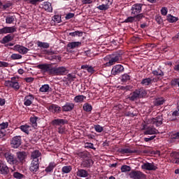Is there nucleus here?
I'll return each instance as SVG.
<instances>
[{
  "label": "nucleus",
  "instance_id": "09e8293b",
  "mask_svg": "<svg viewBox=\"0 0 179 179\" xmlns=\"http://www.w3.org/2000/svg\"><path fill=\"white\" fill-rule=\"evenodd\" d=\"M134 22H135V17H134V16L128 17L123 22V23H134Z\"/></svg>",
  "mask_w": 179,
  "mask_h": 179
},
{
  "label": "nucleus",
  "instance_id": "c03bdc74",
  "mask_svg": "<svg viewBox=\"0 0 179 179\" xmlns=\"http://www.w3.org/2000/svg\"><path fill=\"white\" fill-rule=\"evenodd\" d=\"M133 16H134L135 22H141V19H143V17H145V15L141 13Z\"/></svg>",
  "mask_w": 179,
  "mask_h": 179
},
{
  "label": "nucleus",
  "instance_id": "aec40b11",
  "mask_svg": "<svg viewBox=\"0 0 179 179\" xmlns=\"http://www.w3.org/2000/svg\"><path fill=\"white\" fill-rule=\"evenodd\" d=\"M127 148H119L118 152L122 155H125L128 153H136V150H134V149L128 145H125Z\"/></svg>",
  "mask_w": 179,
  "mask_h": 179
},
{
  "label": "nucleus",
  "instance_id": "603ef678",
  "mask_svg": "<svg viewBox=\"0 0 179 179\" xmlns=\"http://www.w3.org/2000/svg\"><path fill=\"white\" fill-rule=\"evenodd\" d=\"M11 59L16 60V59H22V55L14 53L10 56Z\"/></svg>",
  "mask_w": 179,
  "mask_h": 179
},
{
  "label": "nucleus",
  "instance_id": "473e14b6",
  "mask_svg": "<svg viewBox=\"0 0 179 179\" xmlns=\"http://www.w3.org/2000/svg\"><path fill=\"white\" fill-rule=\"evenodd\" d=\"M86 100V96L84 95H77L74 97L75 103H83Z\"/></svg>",
  "mask_w": 179,
  "mask_h": 179
},
{
  "label": "nucleus",
  "instance_id": "72a5a7b5",
  "mask_svg": "<svg viewBox=\"0 0 179 179\" xmlns=\"http://www.w3.org/2000/svg\"><path fill=\"white\" fill-rule=\"evenodd\" d=\"M68 36H70L71 37H82V36H83V31H76L73 32H69Z\"/></svg>",
  "mask_w": 179,
  "mask_h": 179
},
{
  "label": "nucleus",
  "instance_id": "bf43d9fd",
  "mask_svg": "<svg viewBox=\"0 0 179 179\" xmlns=\"http://www.w3.org/2000/svg\"><path fill=\"white\" fill-rule=\"evenodd\" d=\"M75 16L74 13H69L66 15L65 19L66 20H69V19H72Z\"/></svg>",
  "mask_w": 179,
  "mask_h": 179
},
{
  "label": "nucleus",
  "instance_id": "69168bd1",
  "mask_svg": "<svg viewBox=\"0 0 179 179\" xmlns=\"http://www.w3.org/2000/svg\"><path fill=\"white\" fill-rule=\"evenodd\" d=\"M156 138V136H151L147 138H144L145 142H150V141H153Z\"/></svg>",
  "mask_w": 179,
  "mask_h": 179
},
{
  "label": "nucleus",
  "instance_id": "dca6fc26",
  "mask_svg": "<svg viewBox=\"0 0 179 179\" xmlns=\"http://www.w3.org/2000/svg\"><path fill=\"white\" fill-rule=\"evenodd\" d=\"M40 169V161H33L31 163V166L29 167V170L34 174H36L38 169Z\"/></svg>",
  "mask_w": 179,
  "mask_h": 179
},
{
  "label": "nucleus",
  "instance_id": "8fccbe9b",
  "mask_svg": "<svg viewBox=\"0 0 179 179\" xmlns=\"http://www.w3.org/2000/svg\"><path fill=\"white\" fill-rule=\"evenodd\" d=\"M120 170H121L122 173H127V172L131 171V166H129L128 165H123V166H122Z\"/></svg>",
  "mask_w": 179,
  "mask_h": 179
},
{
  "label": "nucleus",
  "instance_id": "37998d69",
  "mask_svg": "<svg viewBox=\"0 0 179 179\" xmlns=\"http://www.w3.org/2000/svg\"><path fill=\"white\" fill-rule=\"evenodd\" d=\"M62 171L64 174H68L70 171H72V166H64L62 167Z\"/></svg>",
  "mask_w": 179,
  "mask_h": 179
},
{
  "label": "nucleus",
  "instance_id": "de8ad7c7",
  "mask_svg": "<svg viewBox=\"0 0 179 179\" xmlns=\"http://www.w3.org/2000/svg\"><path fill=\"white\" fill-rule=\"evenodd\" d=\"M128 80H131V76L129 75L124 73L121 76V81L122 82H128Z\"/></svg>",
  "mask_w": 179,
  "mask_h": 179
},
{
  "label": "nucleus",
  "instance_id": "4d7b16f0",
  "mask_svg": "<svg viewBox=\"0 0 179 179\" xmlns=\"http://www.w3.org/2000/svg\"><path fill=\"white\" fill-rule=\"evenodd\" d=\"M9 127V123L8 122H3L0 124V129H6Z\"/></svg>",
  "mask_w": 179,
  "mask_h": 179
},
{
  "label": "nucleus",
  "instance_id": "0e129e2a",
  "mask_svg": "<svg viewBox=\"0 0 179 179\" xmlns=\"http://www.w3.org/2000/svg\"><path fill=\"white\" fill-rule=\"evenodd\" d=\"M155 20L157 23H158V24H162V23H163V19L162 18L161 16H157L155 17Z\"/></svg>",
  "mask_w": 179,
  "mask_h": 179
},
{
  "label": "nucleus",
  "instance_id": "4468645a",
  "mask_svg": "<svg viewBox=\"0 0 179 179\" xmlns=\"http://www.w3.org/2000/svg\"><path fill=\"white\" fill-rule=\"evenodd\" d=\"M93 164H94V162H93V159L90 157L81 162V166L83 169H90Z\"/></svg>",
  "mask_w": 179,
  "mask_h": 179
},
{
  "label": "nucleus",
  "instance_id": "338daca9",
  "mask_svg": "<svg viewBox=\"0 0 179 179\" xmlns=\"http://www.w3.org/2000/svg\"><path fill=\"white\" fill-rule=\"evenodd\" d=\"M53 20H54V22H57V23H60L61 17H59V15H55L53 17Z\"/></svg>",
  "mask_w": 179,
  "mask_h": 179
},
{
  "label": "nucleus",
  "instance_id": "a18cd8bd",
  "mask_svg": "<svg viewBox=\"0 0 179 179\" xmlns=\"http://www.w3.org/2000/svg\"><path fill=\"white\" fill-rule=\"evenodd\" d=\"M167 20L169 23H176V22H178V17L169 15H168Z\"/></svg>",
  "mask_w": 179,
  "mask_h": 179
},
{
  "label": "nucleus",
  "instance_id": "f704fd0d",
  "mask_svg": "<svg viewBox=\"0 0 179 179\" xmlns=\"http://www.w3.org/2000/svg\"><path fill=\"white\" fill-rule=\"evenodd\" d=\"M83 108L84 111H86V113H92V110H93V107L89 103H85L83 105Z\"/></svg>",
  "mask_w": 179,
  "mask_h": 179
},
{
  "label": "nucleus",
  "instance_id": "864d4df0",
  "mask_svg": "<svg viewBox=\"0 0 179 179\" xmlns=\"http://www.w3.org/2000/svg\"><path fill=\"white\" fill-rule=\"evenodd\" d=\"M13 177H14V178H17V179H22V178H24V175H23L19 172H14Z\"/></svg>",
  "mask_w": 179,
  "mask_h": 179
},
{
  "label": "nucleus",
  "instance_id": "3c124183",
  "mask_svg": "<svg viewBox=\"0 0 179 179\" xmlns=\"http://www.w3.org/2000/svg\"><path fill=\"white\" fill-rule=\"evenodd\" d=\"M94 129H95L96 132L100 134L102 131H103L104 129H103V127H101L100 124H95L94 125Z\"/></svg>",
  "mask_w": 179,
  "mask_h": 179
},
{
  "label": "nucleus",
  "instance_id": "5701e85b",
  "mask_svg": "<svg viewBox=\"0 0 179 179\" xmlns=\"http://www.w3.org/2000/svg\"><path fill=\"white\" fill-rule=\"evenodd\" d=\"M75 108V104L66 102L64 106H62V110L64 113H68L69 111H72Z\"/></svg>",
  "mask_w": 179,
  "mask_h": 179
},
{
  "label": "nucleus",
  "instance_id": "1a4fd4ad",
  "mask_svg": "<svg viewBox=\"0 0 179 179\" xmlns=\"http://www.w3.org/2000/svg\"><path fill=\"white\" fill-rule=\"evenodd\" d=\"M130 178L133 179H143L146 178V175L141 171H132L129 174Z\"/></svg>",
  "mask_w": 179,
  "mask_h": 179
},
{
  "label": "nucleus",
  "instance_id": "9d476101",
  "mask_svg": "<svg viewBox=\"0 0 179 179\" xmlns=\"http://www.w3.org/2000/svg\"><path fill=\"white\" fill-rule=\"evenodd\" d=\"M142 6H143L142 3H137L134 4L131 8V16L141 13L142 12Z\"/></svg>",
  "mask_w": 179,
  "mask_h": 179
},
{
  "label": "nucleus",
  "instance_id": "ea45409f",
  "mask_svg": "<svg viewBox=\"0 0 179 179\" xmlns=\"http://www.w3.org/2000/svg\"><path fill=\"white\" fill-rule=\"evenodd\" d=\"M50 89H51L50 88V85H48V84H45L41 86L39 91L41 92L42 93H47L50 92Z\"/></svg>",
  "mask_w": 179,
  "mask_h": 179
},
{
  "label": "nucleus",
  "instance_id": "5fc2aeb1",
  "mask_svg": "<svg viewBox=\"0 0 179 179\" xmlns=\"http://www.w3.org/2000/svg\"><path fill=\"white\" fill-rule=\"evenodd\" d=\"M85 149H93L94 150H96V148H94V144L92 143H86L85 144Z\"/></svg>",
  "mask_w": 179,
  "mask_h": 179
},
{
  "label": "nucleus",
  "instance_id": "c756f323",
  "mask_svg": "<svg viewBox=\"0 0 179 179\" xmlns=\"http://www.w3.org/2000/svg\"><path fill=\"white\" fill-rule=\"evenodd\" d=\"M55 167H57V164H55V162H50L48 164V166L45 168V171L46 173H52Z\"/></svg>",
  "mask_w": 179,
  "mask_h": 179
},
{
  "label": "nucleus",
  "instance_id": "a878e982",
  "mask_svg": "<svg viewBox=\"0 0 179 179\" xmlns=\"http://www.w3.org/2000/svg\"><path fill=\"white\" fill-rule=\"evenodd\" d=\"M65 124H68V120L64 119H55L52 121V125H65Z\"/></svg>",
  "mask_w": 179,
  "mask_h": 179
},
{
  "label": "nucleus",
  "instance_id": "a19ab883",
  "mask_svg": "<svg viewBox=\"0 0 179 179\" xmlns=\"http://www.w3.org/2000/svg\"><path fill=\"white\" fill-rule=\"evenodd\" d=\"M164 101H166V100H164V98H157L155 101L154 104L155 106H162V104H164Z\"/></svg>",
  "mask_w": 179,
  "mask_h": 179
},
{
  "label": "nucleus",
  "instance_id": "a211bd4d",
  "mask_svg": "<svg viewBox=\"0 0 179 179\" xmlns=\"http://www.w3.org/2000/svg\"><path fill=\"white\" fill-rule=\"evenodd\" d=\"M15 32H16V27L15 26L4 27L0 29V34H8L9 33H15Z\"/></svg>",
  "mask_w": 179,
  "mask_h": 179
},
{
  "label": "nucleus",
  "instance_id": "49530a36",
  "mask_svg": "<svg viewBox=\"0 0 179 179\" xmlns=\"http://www.w3.org/2000/svg\"><path fill=\"white\" fill-rule=\"evenodd\" d=\"M152 75H155V76H164V73L158 69L152 71Z\"/></svg>",
  "mask_w": 179,
  "mask_h": 179
},
{
  "label": "nucleus",
  "instance_id": "c9c22d12",
  "mask_svg": "<svg viewBox=\"0 0 179 179\" xmlns=\"http://www.w3.org/2000/svg\"><path fill=\"white\" fill-rule=\"evenodd\" d=\"M37 46L39 47V48H50V43L38 41Z\"/></svg>",
  "mask_w": 179,
  "mask_h": 179
},
{
  "label": "nucleus",
  "instance_id": "6ab92c4d",
  "mask_svg": "<svg viewBox=\"0 0 179 179\" xmlns=\"http://www.w3.org/2000/svg\"><path fill=\"white\" fill-rule=\"evenodd\" d=\"M14 50L22 55H24L29 52V49L27 48L20 45H15L14 46Z\"/></svg>",
  "mask_w": 179,
  "mask_h": 179
},
{
  "label": "nucleus",
  "instance_id": "423d86ee",
  "mask_svg": "<svg viewBox=\"0 0 179 179\" xmlns=\"http://www.w3.org/2000/svg\"><path fill=\"white\" fill-rule=\"evenodd\" d=\"M68 69L64 66L53 67V76H64L68 74Z\"/></svg>",
  "mask_w": 179,
  "mask_h": 179
},
{
  "label": "nucleus",
  "instance_id": "052dcab7",
  "mask_svg": "<svg viewBox=\"0 0 179 179\" xmlns=\"http://www.w3.org/2000/svg\"><path fill=\"white\" fill-rule=\"evenodd\" d=\"M10 6H12V2L8 1L4 5H3V9L6 10L9 8Z\"/></svg>",
  "mask_w": 179,
  "mask_h": 179
},
{
  "label": "nucleus",
  "instance_id": "2eb2a0df",
  "mask_svg": "<svg viewBox=\"0 0 179 179\" xmlns=\"http://www.w3.org/2000/svg\"><path fill=\"white\" fill-rule=\"evenodd\" d=\"M48 111L52 113L53 114H59L62 111V108L57 104H51L48 107Z\"/></svg>",
  "mask_w": 179,
  "mask_h": 179
},
{
  "label": "nucleus",
  "instance_id": "f257e3e1",
  "mask_svg": "<svg viewBox=\"0 0 179 179\" xmlns=\"http://www.w3.org/2000/svg\"><path fill=\"white\" fill-rule=\"evenodd\" d=\"M0 156L5 157L9 164H16V163H17V159L15 157V155L12 154L10 151L0 150Z\"/></svg>",
  "mask_w": 179,
  "mask_h": 179
},
{
  "label": "nucleus",
  "instance_id": "393cba45",
  "mask_svg": "<svg viewBox=\"0 0 179 179\" xmlns=\"http://www.w3.org/2000/svg\"><path fill=\"white\" fill-rule=\"evenodd\" d=\"M106 1H107L106 4L99 5L97 7V9H99V10H107V9H108V8H110V6L113 5V0H106Z\"/></svg>",
  "mask_w": 179,
  "mask_h": 179
},
{
  "label": "nucleus",
  "instance_id": "2f4dec72",
  "mask_svg": "<svg viewBox=\"0 0 179 179\" xmlns=\"http://www.w3.org/2000/svg\"><path fill=\"white\" fill-rule=\"evenodd\" d=\"M77 156L81 159L82 161L88 159L89 157V152H87V151H83V152H80L77 154Z\"/></svg>",
  "mask_w": 179,
  "mask_h": 179
},
{
  "label": "nucleus",
  "instance_id": "cd10ccee",
  "mask_svg": "<svg viewBox=\"0 0 179 179\" xmlns=\"http://www.w3.org/2000/svg\"><path fill=\"white\" fill-rule=\"evenodd\" d=\"M40 156H41V152H40L39 150H36L31 152V159L33 161H39L38 157H40Z\"/></svg>",
  "mask_w": 179,
  "mask_h": 179
},
{
  "label": "nucleus",
  "instance_id": "13d9d810",
  "mask_svg": "<svg viewBox=\"0 0 179 179\" xmlns=\"http://www.w3.org/2000/svg\"><path fill=\"white\" fill-rule=\"evenodd\" d=\"M8 66H9V63L0 61V68H8Z\"/></svg>",
  "mask_w": 179,
  "mask_h": 179
},
{
  "label": "nucleus",
  "instance_id": "7ed1b4c3",
  "mask_svg": "<svg viewBox=\"0 0 179 179\" xmlns=\"http://www.w3.org/2000/svg\"><path fill=\"white\" fill-rule=\"evenodd\" d=\"M148 94L146 90L143 88H139L136 90L129 97V100L131 101H135V100H138V99H143Z\"/></svg>",
  "mask_w": 179,
  "mask_h": 179
},
{
  "label": "nucleus",
  "instance_id": "f3484780",
  "mask_svg": "<svg viewBox=\"0 0 179 179\" xmlns=\"http://www.w3.org/2000/svg\"><path fill=\"white\" fill-rule=\"evenodd\" d=\"M33 101H34V95L29 94L24 96V106L29 107L33 104Z\"/></svg>",
  "mask_w": 179,
  "mask_h": 179
},
{
  "label": "nucleus",
  "instance_id": "79ce46f5",
  "mask_svg": "<svg viewBox=\"0 0 179 179\" xmlns=\"http://www.w3.org/2000/svg\"><path fill=\"white\" fill-rule=\"evenodd\" d=\"M30 128V126H29V124H24V125H21L20 127V129H21V131L22 132H24L25 134H27V135H29V129Z\"/></svg>",
  "mask_w": 179,
  "mask_h": 179
},
{
  "label": "nucleus",
  "instance_id": "4be33fe9",
  "mask_svg": "<svg viewBox=\"0 0 179 179\" xmlns=\"http://www.w3.org/2000/svg\"><path fill=\"white\" fill-rule=\"evenodd\" d=\"M76 176L80 178H86L89 176V172L86 169H78L76 171Z\"/></svg>",
  "mask_w": 179,
  "mask_h": 179
},
{
  "label": "nucleus",
  "instance_id": "f03ea898",
  "mask_svg": "<svg viewBox=\"0 0 179 179\" xmlns=\"http://www.w3.org/2000/svg\"><path fill=\"white\" fill-rule=\"evenodd\" d=\"M122 61V53L120 52H115L110 55V59L108 62L105 64L106 66H113L116 62Z\"/></svg>",
  "mask_w": 179,
  "mask_h": 179
},
{
  "label": "nucleus",
  "instance_id": "7c9ffc66",
  "mask_svg": "<svg viewBox=\"0 0 179 179\" xmlns=\"http://www.w3.org/2000/svg\"><path fill=\"white\" fill-rule=\"evenodd\" d=\"M152 83H153V79L150 78H143L141 81V85L143 86H150V85H152Z\"/></svg>",
  "mask_w": 179,
  "mask_h": 179
},
{
  "label": "nucleus",
  "instance_id": "bb28decb",
  "mask_svg": "<svg viewBox=\"0 0 179 179\" xmlns=\"http://www.w3.org/2000/svg\"><path fill=\"white\" fill-rule=\"evenodd\" d=\"M9 173V168L6 166V164L0 163V174H3L6 176Z\"/></svg>",
  "mask_w": 179,
  "mask_h": 179
},
{
  "label": "nucleus",
  "instance_id": "39448f33",
  "mask_svg": "<svg viewBox=\"0 0 179 179\" xmlns=\"http://www.w3.org/2000/svg\"><path fill=\"white\" fill-rule=\"evenodd\" d=\"M4 86L6 87H10L17 92L20 89V85H19V80L16 77H12L10 80H6L4 82Z\"/></svg>",
  "mask_w": 179,
  "mask_h": 179
},
{
  "label": "nucleus",
  "instance_id": "6e6d98bb",
  "mask_svg": "<svg viewBox=\"0 0 179 179\" xmlns=\"http://www.w3.org/2000/svg\"><path fill=\"white\" fill-rule=\"evenodd\" d=\"M171 157H172V162L173 160H176L179 158V152H173L171 153Z\"/></svg>",
  "mask_w": 179,
  "mask_h": 179
},
{
  "label": "nucleus",
  "instance_id": "680f3d73",
  "mask_svg": "<svg viewBox=\"0 0 179 179\" xmlns=\"http://www.w3.org/2000/svg\"><path fill=\"white\" fill-rule=\"evenodd\" d=\"M167 12H169V10H167V8H166V7L162 8L161 13L163 16H166V15H167Z\"/></svg>",
  "mask_w": 179,
  "mask_h": 179
},
{
  "label": "nucleus",
  "instance_id": "c85d7f7f",
  "mask_svg": "<svg viewBox=\"0 0 179 179\" xmlns=\"http://www.w3.org/2000/svg\"><path fill=\"white\" fill-rule=\"evenodd\" d=\"M82 45V42H70L67 44L68 48L71 50H73L74 48H78V47H80Z\"/></svg>",
  "mask_w": 179,
  "mask_h": 179
},
{
  "label": "nucleus",
  "instance_id": "20e7f679",
  "mask_svg": "<svg viewBox=\"0 0 179 179\" xmlns=\"http://www.w3.org/2000/svg\"><path fill=\"white\" fill-rule=\"evenodd\" d=\"M37 68L38 69H41V73H43V75H45L47 73L48 75H51L53 76L54 74V66L50 64H42L37 66Z\"/></svg>",
  "mask_w": 179,
  "mask_h": 179
},
{
  "label": "nucleus",
  "instance_id": "774afa93",
  "mask_svg": "<svg viewBox=\"0 0 179 179\" xmlns=\"http://www.w3.org/2000/svg\"><path fill=\"white\" fill-rule=\"evenodd\" d=\"M171 138L172 139H179V131L171 135Z\"/></svg>",
  "mask_w": 179,
  "mask_h": 179
},
{
  "label": "nucleus",
  "instance_id": "e2e57ef3",
  "mask_svg": "<svg viewBox=\"0 0 179 179\" xmlns=\"http://www.w3.org/2000/svg\"><path fill=\"white\" fill-rule=\"evenodd\" d=\"M87 71V72H89V73H94V72H96V70H94V67L92 66H88Z\"/></svg>",
  "mask_w": 179,
  "mask_h": 179
},
{
  "label": "nucleus",
  "instance_id": "b1692460",
  "mask_svg": "<svg viewBox=\"0 0 179 179\" xmlns=\"http://www.w3.org/2000/svg\"><path fill=\"white\" fill-rule=\"evenodd\" d=\"M13 38H15V35L8 34L2 38V40L1 41V43L6 45L8 44V43H10V41H12Z\"/></svg>",
  "mask_w": 179,
  "mask_h": 179
},
{
  "label": "nucleus",
  "instance_id": "412c9836",
  "mask_svg": "<svg viewBox=\"0 0 179 179\" xmlns=\"http://www.w3.org/2000/svg\"><path fill=\"white\" fill-rule=\"evenodd\" d=\"M17 159L20 162V163H24L27 157V153L24 151L17 152H16Z\"/></svg>",
  "mask_w": 179,
  "mask_h": 179
},
{
  "label": "nucleus",
  "instance_id": "0eeeda50",
  "mask_svg": "<svg viewBox=\"0 0 179 179\" xmlns=\"http://www.w3.org/2000/svg\"><path fill=\"white\" fill-rule=\"evenodd\" d=\"M142 130L144 131V135H157V134H159L158 129L148 127V125H144Z\"/></svg>",
  "mask_w": 179,
  "mask_h": 179
},
{
  "label": "nucleus",
  "instance_id": "4c0bfd02",
  "mask_svg": "<svg viewBox=\"0 0 179 179\" xmlns=\"http://www.w3.org/2000/svg\"><path fill=\"white\" fill-rule=\"evenodd\" d=\"M37 120H38V117L37 116H34L30 117L29 121L33 128H37Z\"/></svg>",
  "mask_w": 179,
  "mask_h": 179
},
{
  "label": "nucleus",
  "instance_id": "58836bf2",
  "mask_svg": "<svg viewBox=\"0 0 179 179\" xmlns=\"http://www.w3.org/2000/svg\"><path fill=\"white\" fill-rule=\"evenodd\" d=\"M43 8L47 12H52V6H51V3L48 1L44 3Z\"/></svg>",
  "mask_w": 179,
  "mask_h": 179
},
{
  "label": "nucleus",
  "instance_id": "f8f14e48",
  "mask_svg": "<svg viewBox=\"0 0 179 179\" xmlns=\"http://www.w3.org/2000/svg\"><path fill=\"white\" fill-rule=\"evenodd\" d=\"M124 66L121 64H116L115 65L111 71V74L113 75L114 76H116V75H120L124 72Z\"/></svg>",
  "mask_w": 179,
  "mask_h": 179
},
{
  "label": "nucleus",
  "instance_id": "6e6552de",
  "mask_svg": "<svg viewBox=\"0 0 179 179\" xmlns=\"http://www.w3.org/2000/svg\"><path fill=\"white\" fill-rule=\"evenodd\" d=\"M22 145V136H15L10 141L11 148L14 149H17Z\"/></svg>",
  "mask_w": 179,
  "mask_h": 179
},
{
  "label": "nucleus",
  "instance_id": "e433bc0d",
  "mask_svg": "<svg viewBox=\"0 0 179 179\" xmlns=\"http://www.w3.org/2000/svg\"><path fill=\"white\" fill-rule=\"evenodd\" d=\"M15 19H16V16L15 15H8L6 17V23L7 24H12L13 22H15Z\"/></svg>",
  "mask_w": 179,
  "mask_h": 179
},
{
  "label": "nucleus",
  "instance_id": "ddd939ff",
  "mask_svg": "<svg viewBox=\"0 0 179 179\" xmlns=\"http://www.w3.org/2000/svg\"><path fill=\"white\" fill-rule=\"evenodd\" d=\"M150 124L152 125H155V127H160V125L163 124V116L158 115L155 117H152L150 120Z\"/></svg>",
  "mask_w": 179,
  "mask_h": 179
},
{
  "label": "nucleus",
  "instance_id": "9b49d317",
  "mask_svg": "<svg viewBox=\"0 0 179 179\" xmlns=\"http://www.w3.org/2000/svg\"><path fill=\"white\" fill-rule=\"evenodd\" d=\"M141 169L143 170H148V171H156L158 168L153 162H146L141 165Z\"/></svg>",
  "mask_w": 179,
  "mask_h": 179
}]
</instances>
